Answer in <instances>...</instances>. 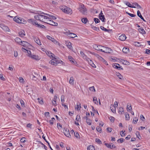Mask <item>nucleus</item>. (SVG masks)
Masks as SVG:
<instances>
[{"instance_id": "nucleus-1", "label": "nucleus", "mask_w": 150, "mask_h": 150, "mask_svg": "<svg viewBox=\"0 0 150 150\" xmlns=\"http://www.w3.org/2000/svg\"><path fill=\"white\" fill-rule=\"evenodd\" d=\"M54 59L51 60L49 62V63L54 65H57L58 64L60 63V62H62V61H58L57 60V57L54 56V57L53 58Z\"/></svg>"}, {"instance_id": "nucleus-2", "label": "nucleus", "mask_w": 150, "mask_h": 150, "mask_svg": "<svg viewBox=\"0 0 150 150\" xmlns=\"http://www.w3.org/2000/svg\"><path fill=\"white\" fill-rule=\"evenodd\" d=\"M79 11L83 14H86L87 13V10L83 4H81L79 6Z\"/></svg>"}, {"instance_id": "nucleus-3", "label": "nucleus", "mask_w": 150, "mask_h": 150, "mask_svg": "<svg viewBox=\"0 0 150 150\" xmlns=\"http://www.w3.org/2000/svg\"><path fill=\"white\" fill-rule=\"evenodd\" d=\"M62 11L64 13L71 14L72 13V11L69 8L65 7L64 9H62Z\"/></svg>"}, {"instance_id": "nucleus-4", "label": "nucleus", "mask_w": 150, "mask_h": 150, "mask_svg": "<svg viewBox=\"0 0 150 150\" xmlns=\"http://www.w3.org/2000/svg\"><path fill=\"white\" fill-rule=\"evenodd\" d=\"M69 31L68 32H66L64 33V34L70 37V38H74L77 36L76 34L73 33L69 32Z\"/></svg>"}, {"instance_id": "nucleus-5", "label": "nucleus", "mask_w": 150, "mask_h": 150, "mask_svg": "<svg viewBox=\"0 0 150 150\" xmlns=\"http://www.w3.org/2000/svg\"><path fill=\"white\" fill-rule=\"evenodd\" d=\"M64 133V135L67 137H71V135L69 131V130L67 128H64L63 130Z\"/></svg>"}, {"instance_id": "nucleus-6", "label": "nucleus", "mask_w": 150, "mask_h": 150, "mask_svg": "<svg viewBox=\"0 0 150 150\" xmlns=\"http://www.w3.org/2000/svg\"><path fill=\"white\" fill-rule=\"evenodd\" d=\"M104 48V47L100 45L98 46L96 45H94V49L97 50L102 52L103 50L102 48Z\"/></svg>"}, {"instance_id": "nucleus-7", "label": "nucleus", "mask_w": 150, "mask_h": 150, "mask_svg": "<svg viewBox=\"0 0 150 150\" xmlns=\"http://www.w3.org/2000/svg\"><path fill=\"white\" fill-rule=\"evenodd\" d=\"M0 26L3 30L6 31H9V30H10L4 24H1Z\"/></svg>"}, {"instance_id": "nucleus-8", "label": "nucleus", "mask_w": 150, "mask_h": 150, "mask_svg": "<svg viewBox=\"0 0 150 150\" xmlns=\"http://www.w3.org/2000/svg\"><path fill=\"white\" fill-rule=\"evenodd\" d=\"M80 54L83 59H85L88 62H89V60H90V59L88 58L87 56L83 53V52L81 51L80 52Z\"/></svg>"}, {"instance_id": "nucleus-9", "label": "nucleus", "mask_w": 150, "mask_h": 150, "mask_svg": "<svg viewBox=\"0 0 150 150\" xmlns=\"http://www.w3.org/2000/svg\"><path fill=\"white\" fill-rule=\"evenodd\" d=\"M102 12V11H101L99 15V18L101 20L102 22H105V18L104 16L102 15V14H103V13Z\"/></svg>"}, {"instance_id": "nucleus-10", "label": "nucleus", "mask_w": 150, "mask_h": 150, "mask_svg": "<svg viewBox=\"0 0 150 150\" xmlns=\"http://www.w3.org/2000/svg\"><path fill=\"white\" fill-rule=\"evenodd\" d=\"M104 49L103 50L102 52L106 53H110L112 51L111 49L109 48H103Z\"/></svg>"}, {"instance_id": "nucleus-11", "label": "nucleus", "mask_w": 150, "mask_h": 150, "mask_svg": "<svg viewBox=\"0 0 150 150\" xmlns=\"http://www.w3.org/2000/svg\"><path fill=\"white\" fill-rule=\"evenodd\" d=\"M47 37L48 39L51 40L52 42H53L54 43L57 44L58 43V42L54 38H52L49 35H47Z\"/></svg>"}, {"instance_id": "nucleus-12", "label": "nucleus", "mask_w": 150, "mask_h": 150, "mask_svg": "<svg viewBox=\"0 0 150 150\" xmlns=\"http://www.w3.org/2000/svg\"><path fill=\"white\" fill-rule=\"evenodd\" d=\"M119 64L117 63H115L112 64V67L115 68L116 69H121L123 70V69L121 67H119Z\"/></svg>"}, {"instance_id": "nucleus-13", "label": "nucleus", "mask_w": 150, "mask_h": 150, "mask_svg": "<svg viewBox=\"0 0 150 150\" xmlns=\"http://www.w3.org/2000/svg\"><path fill=\"white\" fill-rule=\"evenodd\" d=\"M83 118L86 119V122L87 124L89 125H91L92 123V121L89 119L87 116H85L83 117Z\"/></svg>"}, {"instance_id": "nucleus-14", "label": "nucleus", "mask_w": 150, "mask_h": 150, "mask_svg": "<svg viewBox=\"0 0 150 150\" xmlns=\"http://www.w3.org/2000/svg\"><path fill=\"white\" fill-rule=\"evenodd\" d=\"M126 38L125 35L123 34L119 36V39L121 41H124L126 39Z\"/></svg>"}, {"instance_id": "nucleus-15", "label": "nucleus", "mask_w": 150, "mask_h": 150, "mask_svg": "<svg viewBox=\"0 0 150 150\" xmlns=\"http://www.w3.org/2000/svg\"><path fill=\"white\" fill-rule=\"evenodd\" d=\"M124 3L129 7L132 8H135L136 7L134 5L132 6L130 3L128 1H125L124 2Z\"/></svg>"}, {"instance_id": "nucleus-16", "label": "nucleus", "mask_w": 150, "mask_h": 150, "mask_svg": "<svg viewBox=\"0 0 150 150\" xmlns=\"http://www.w3.org/2000/svg\"><path fill=\"white\" fill-rule=\"evenodd\" d=\"M99 59L105 65H108V64L107 63V61L102 57L100 56L99 57Z\"/></svg>"}, {"instance_id": "nucleus-17", "label": "nucleus", "mask_w": 150, "mask_h": 150, "mask_svg": "<svg viewBox=\"0 0 150 150\" xmlns=\"http://www.w3.org/2000/svg\"><path fill=\"white\" fill-rule=\"evenodd\" d=\"M47 54L48 56L49 57H50L51 58L52 57V58H54V56H55L54 54L51 53L50 51H48L46 53Z\"/></svg>"}, {"instance_id": "nucleus-18", "label": "nucleus", "mask_w": 150, "mask_h": 150, "mask_svg": "<svg viewBox=\"0 0 150 150\" xmlns=\"http://www.w3.org/2000/svg\"><path fill=\"white\" fill-rule=\"evenodd\" d=\"M18 34L20 37H23V36L25 35V31L23 30L19 31L18 33Z\"/></svg>"}, {"instance_id": "nucleus-19", "label": "nucleus", "mask_w": 150, "mask_h": 150, "mask_svg": "<svg viewBox=\"0 0 150 150\" xmlns=\"http://www.w3.org/2000/svg\"><path fill=\"white\" fill-rule=\"evenodd\" d=\"M31 76H32V80L36 81L38 80V78L37 77V76H38V74H35V75L32 74Z\"/></svg>"}, {"instance_id": "nucleus-20", "label": "nucleus", "mask_w": 150, "mask_h": 150, "mask_svg": "<svg viewBox=\"0 0 150 150\" xmlns=\"http://www.w3.org/2000/svg\"><path fill=\"white\" fill-rule=\"evenodd\" d=\"M15 40L17 43L19 44L20 45H21V40L20 38L18 37L16 38L15 39Z\"/></svg>"}, {"instance_id": "nucleus-21", "label": "nucleus", "mask_w": 150, "mask_h": 150, "mask_svg": "<svg viewBox=\"0 0 150 150\" xmlns=\"http://www.w3.org/2000/svg\"><path fill=\"white\" fill-rule=\"evenodd\" d=\"M133 4L134 6H135L136 8H137L138 9H141L142 8L140 6V5H139V4H138L137 3H135Z\"/></svg>"}, {"instance_id": "nucleus-22", "label": "nucleus", "mask_w": 150, "mask_h": 150, "mask_svg": "<svg viewBox=\"0 0 150 150\" xmlns=\"http://www.w3.org/2000/svg\"><path fill=\"white\" fill-rule=\"evenodd\" d=\"M121 62H122V63L126 65H129V62L127 60L122 59Z\"/></svg>"}, {"instance_id": "nucleus-23", "label": "nucleus", "mask_w": 150, "mask_h": 150, "mask_svg": "<svg viewBox=\"0 0 150 150\" xmlns=\"http://www.w3.org/2000/svg\"><path fill=\"white\" fill-rule=\"evenodd\" d=\"M139 32L143 34H145L146 32L142 28H141L139 29Z\"/></svg>"}, {"instance_id": "nucleus-24", "label": "nucleus", "mask_w": 150, "mask_h": 150, "mask_svg": "<svg viewBox=\"0 0 150 150\" xmlns=\"http://www.w3.org/2000/svg\"><path fill=\"white\" fill-rule=\"evenodd\" d=\"M31 57L32 58H33L36 60L39 59V58L38 56L36 55H32L31 56Z\"/></svg>"}, {"instance_id": "nucleus-25", "label": "nucleus", "mask_w": 150, "mask_h": 150, "mask_svg": "<svg viewBox=\"0 0 150 150\" xmlns=\"http://www.w3.org/2000/svg\"><path fill=\"white\" fill-rule=\"evenodd\" d=\"M34 40L38 45H41V43L40 40L35 38L34 39Z\"/></svg>"}, {"instance_id": "nucleus-26", "label": "nucleus", "mask_w": 150, "mask_h": 150, "mask_svg": "<svg viewBox=\"0 0 150 150\" xmlns=\"http://www.w3.org/2000/svg\"><path fill=\"white\" fill-rule=\"evenodd\" d=\"M129 50V49L126 47H124L122 50V51L123 52L127 53Z\"/></svg>"}, {"instance_id": "nucleus-27", "label": "nucleus", "mask_w": 150, "mask_h": 150, "mask_svg": "<svg viewBox=\"0 0 150 150\" xmlns=\"http://www.w3.org/2000/svg\"><path fill=\"white\" fill-rule=\"evenodd\" d=\"M21 43L22 44V45L24 47H25L26 45H27L28 44H29V43L26 41H21Z\"/></svg>"}, {"instance_id": "nucleus-28", "label": "nucleus", "mask_w": 150, "mask_h": 150, "mask_svg": "<svg viewBox=\"0 0 150 150\" xmlns=\"http://www.w3.org/2000/svg\"><path fill=\"white\" fill-rule=\"evenodd\" d=\"M134 45L135 46L138 47L142 45L141 43L137 42H134Z\"/></svg>"}, {"instance_id": "nucleus-29", "label": "nucleus", "mask_w": 150, "mask_h": 150, "mask_svg": "<svg viewBox=\"0 0 150 150\" xmlns=\"http://www.w3.org/2000/svg\"><path fill=\"white\" fill-rule=\"evenodd\" d=\"M116 74L120 79H122L123 78L122 76L119 72H116Z\"/></svg>"}, {"instance_id": "nucleus-30", "label": "nucleus", "mask_w": 150, "mask_h": 150, "mask_svg": "<svg viewBox=\"0 0 150 150\" xmlns=\"http://www.w3.org/2000/svg\"><path fill=\"white\" fill-rule=\"evenodd\" d=\"M125 116L126 120H129L130 119V117L128 113L127 112L125 113Z\"/></svg>"}, {"instance_id": "nucleus-31", "label": "nucleus", "mask_w": 150, "mask_h": 150, "mask_svg": "<svg viewBox=\"0 0 150 150\" xmlns=\"http://www.w3.org/2000/svg\"><path fill=\"white\" fill-rule=\"evenodd\" d=\"M119 113H120L121 114H122V112H124L123 108L122 107L120 108H119Z\"/></svg>"}, {"instance_id": "nucleus-32", "label": "nucleus", "mask_w": 150, "mask_h": 150, "mask_svg": "<svg viewBox=\"0 0 150 150\" xmlns=\"http://www.w3.org/2000/svg\"><path fill=\"white\" fill-rule=\"evenodd\" d=\"M69 83L71 84H74V78L73 77H71L70 78Z\"/></svg>"}, {"instance_id": "nucleus-33", "label": "nucleus", "mask_w": 150, "mask_h": 150, "mask_svg": "<svg viewBox=\"0 0 150 150\" xmlns=\"http://www.w3.org/2000/svg\"><path fill=\"white\" fill-rule=\"evenodd\" d=\"M20 20V17L18 18L17 16L13 18V20L18 23H19V21Z\"/></svg>"}, {"instance_id": "nucleus-34", "label": "nucleus", "mask_w": 150, "mask_h": 150, "mask_svg": "<svg viewBox=\"0 0 150 150\" xmlns=\"http://www.w3.org/2000/svg\"><path fill=\"white\" fill-rule=\"evenodd\" d=\"M42 14L41 13V14H40L39 20L43 21L42 20L44 19V15H42Z\"/></svg>"}, {"instance_id": "nucleus-35", "label": "nucleus", "mask_w": 150, "mask_h": 150, "mask_svg": "<svg viewBox=\"0 0 150 150\" xmlns=\"http://www.w3.org/2000/svg\"><path fill=\"white\" fill-rule=\"evenodd\" d=\"M82 22L84 23H86L87 21H88V19L87 18H83L81 19Z\"/></svg>"}, {"instance_id": "nucleus-36", "label": "nucleus", "mask_w": 150, "mask_h": 150, "mask_svg": "<svg viewBox=\"0 0 150 150\" xmlns=\"http://www.w3.org/2000/svg\"><path fill=\"white\" fill-rule=\"evenodd\" d=\"M81 104L80 103L78 102L77 103V105H76L77 107L76 108L77 110H78L80 109V108H81Z\"/></svg>"}, {"instance_id": "nucleus-37", "label": "nucleus", "mask_w": 150, "mask_h": 150, "mask_svg": "<svg viewBox=\"0 0 150 150\" xmlns=\"http://www.w3.org/2000/svg\"><path fill=\"white\" fill-rule=\"evenodd\" d=\"M20 20L19 21V23H25L26 22V21L25 20H24L23 19H21L20 17Z\"/></svg>"}, {"instance_id": "nucleus-38", "label": "nucleus", "mask_w": 150, "mask_h": 150, "mask_svg": "<svg viewBox=\"0 0 150 150\" xmlns=\"http://www.w3.org/2000/svg\"><path fill=\"white\" fill-rule=\"evenodd\" d=\"M112 107H110V108L112 112L114 113L116 112L115 111V108L113 106V105H112Z\"/></svg>"}, {"instance_id": "nucleus-39", "label": "nucleus", "mask_w": 150, "mask_h": 150, "mask_svg": "<svg viewBox=\"0 0 150 150\" xmlns=\"http://www.w3.org/2000/svg\"><path fill=\"white\" fill-rule=\"evenodd\" d=\"M138 119L136 117H134L133 119V122L134 124H136L137 123V122L138 121Z\"/></svg>"}, {"instance_id": "nucleus-40", "label": "nucleus", "mask_w": 150, "mask_h": 150, "mask_svg": "<svg viewBox=\"0 0 150 150\" xmlns=\"http://www.w3.org/2000/svg\"><path fill=\"white\" fill-rule=\"evenodd\" d=\"M51 23L50 24L52 25L57 26L58 25V23H57L53 21H51Z\"/></svg>"}, {"instance_id": "nucleus-41", "label": "nucleus", "mask_w": 150, "mask_h": 150, "mask_svg": "<svg viewBox=\"0 0 150 150\" xmlns=\"http://www.w3.org/2000/svg\"><path fill=\"white\" fill-rule=\"evenodd\" d=\"M55 120V119L54 117H52L51 119V120L49 121L51 125L53 124V122L54 120Z\"/></svg>"}, {"instance_id": "nucleus-42", "label": "nucleus", "mask_w": 150, "mask_h": 150, "mask_svg": "<svg viewBox=\"0 0 150 150\" xmlns=\"http://www.w3.org/2000/svg\"><path fill=\"white\" fill-rule=\"evenodd\" d=\"M94 148L93 145H90L88 146L87 147V150H92Z\"/></svg>"}, {"instance_id": "nucleus-43", "label": "nucleus", "mask_w": 150, "mask_h": 150, "mask_svg": "<svg viewBox=\"0 0 150 150\" xmlns=\"http://www.w3.org/2000/svg\"><path fill=\"white\" fill-rule=\"evenodd\" d=\"M71 43L70 42H68V44L67 45L68 47V48L69 49H71L72 48V46L71 45Z\"/></svg>"}, {"instance_id": "nucleus-44", "label": "nucleus", "mask_w": 150, "mask_h": 150, "mask_svg": "<svg viewBox=\"0 0 150 150\" xmlns=\"http://www.w3.org/2000/svg\"><path fill=\"white\" fill-rule=\"evenodd\" d=\"M125 139H123V138H121L117 140V142H120V143H122V142H123L124 141Z\"/></svg>"}, {"instance_id": "nucleus-45", "label": "nucleus", "mask_w": 150, "mask_h": 150, "mask_svg": "<svg viewBox=\"0 0 150 150\" xmlns=\"http://www.w3.org/2000/svg\"><path fill=\"white\" fill-rule=\"evenodd\" d=\"M96 142L99 144H101L102 142L101 140L98 138H96L95 140Z\"/></svg>"}, {"instance_id": "nucleus-46", "label": "nucleus", "mask_w": 150, "mask_h": 150, "mask_svg": "<svg viewBox=\"0 0 150 150\" xmlns=\"http://www.w3.org/2000/svg\"><path fill=\"white\" fill-rule=\"evenodd\" d=\"M38 102L40 104H43L44 102L42 99H41L40 100V98H38Z\"/></svg>"}, {"instance_id": "nucleus-47", "label": "nucleus", "mask_w": 150, "mask_h": 150, "mask_svg": "<svg viewBox=\"0 0 150 150\" xmlns=\"http://www.w3.org/2000/svg\"><path fill=\"white\" fill-rule=\"evenodd\" d=\"M74 136L77 138H79L80 137V136L79 134V133L77 132H75L74 133Z\"/></svg>"}, {"instance_id": "nucleus-48", "label": "nucleus", "mask_w": 150, "mask_h": 150, "mask_svg": "<svg viewBox=\"0 0 150 150\" xmlns=\"http://www.w3.org/2000/svg\"><path fill=\"white\" fill-rule=\"evenodd\" d=\"M68 59L71 62H72L74 63V62L73 60L74 59L71 56H69Z\"/></svg>"}, {"instance_id": "nucleus-49", "label": "nucleus", "mask_w": 150, "mask_h": 150, "mask_svg": "<svg viewBox=\"0 0 150 150\" xmlns=\"http://www.w3.org/2000/svg\"><path fill=\"white\" fill-rule=\"evenodd\" d=\"M109 119L110 120L111 122H114V120H115L114 117H112V116H110L109 117Z\"/></svg>"}, {"instance_id": "nucleus-50", "label": "nucleus", "mask_w": 150, "mask_h": 150, "mask_svg": "<svg viewBox=\"0 0 150 150\" xmlns=\"http://www.w3.org/2000/svg\"><path fill=\"white\" fill-rule=\"evenodd\" d=\"M52 103L53 105H57V102L56 100H54L52 99Z\"/></svg>"}, {"instance_id": "nucleus-51", "label": "nucleus", "mask_w": 150, "mask_h": 150, "mask_svg": "<svg viewBox=\"0 0 150 150\" xmlns=\"http://www.w3.org/2000/svg\"><path fill=\"white\" fill-rule=\"evenodd\" d=\"M41 14H44V15H48V16H49V17H50L52 18V16H53L52 15H50V14L46 13H43V12H42L41 13Z\"/></svg>"}, {"instance_id": "nucleus-52", "label": "nucleus", "mask_w": 150, "mask_h": 150, "mask_svg": "<svg viewBox=\"0 0 150 150\" xmlns=\"http://www.w3.org/2000/svg\"><path fill=\"white\" fill-rule=\"evenodd\" d=\"M40 17V14H38V15H37L36 16H34V18L35 19H36L38 20H39V18Z\"/></svg>"}, {"instance_id": "nucleus-53", "label": "nucleus", "mask_w": 150, "mask_h": 150, "mask_svg": "<svg viewBox=\"0 0 150 150\" xmlns=\"http://www.w3.org/2000/svg\"><path fill=\"white\" fill-rule=\"evenodd\" d=\"M96 130L98 132H99L100 133H101V128L98 126L96 128Z\"/></svg>"}, {"instance_id": "nucleus-54", "label": "nucleus", "mask_w": 150, "mask_h": 150, "mask_svg": "<svg viewBox=\"0 0 150 150\" xmlns=\"http://www.w3.org/2000/svg\"><path fill=\"white\" fill-rule=\"evenodd\" d=\"M132 128V125H129L128 126L129 130V132H131Z\"/></svg>"}, {"instance_id": "nucleus-55", "label": "nucleus", "mask_w": 150, "mask_h": 150, "mask_svg": "<svg viewBox=\"0 0 150 150\" xmlns=\"http://www.w3.org/2000/svg\"><path fill=\"white\" fill-rule=\"evenodd\" d=\"M34 20V19H30L28 20V22L29 23H32V24H33V23Z\"/></svg>"}, {"instance_id": "nucleus-56", "label": "nucleus", "mask_w": 150, "mask_h": 150, "mask_svg": "<svg viewBox=\"0 0 150 150\" xmlns=\"http://www.w3.org/2000/svg\"><path fill=\"white\" fill-rule=\"evenodd\" d=\"M136 135L137 136V137L139 139V136L140 137V135L139 132L138 131H137L136 132Z\"/></svg>"}, {"instance_id": "nucleus-57", "label": "nucleus", "mask_w": 150, "mask_h": 150, "mask_svg": "<svg viewBox=\"0 0 150 150\" xmlns=\"http://www.w3.org/2000/svg\"><path fill=\"white\" fill-rule=\"evenodd\" d=\"M115 147V146L112 143H110V148L111 149H113Z\"/></svg>"}, {"instance_id": "nucleus-58", "label": "nucleus", "mask_w": 150, "mask_h": 150, "mask_svg": "<svg viewBox=\"0 0 150 150\" xmlns=\"http://www.w3.org/2000/svg\"><path fill=\"white\" fill-rule=\"evenodd\" d=\"M118 103L116 101H115V102H114V107L115 108L117 107L118 106Z\"/></svg>"}, {"instance_id": "nucleus-59", "label": "nucleus", "mask_w": 150, "mask_h": 150, "mask_svg": "<svg viewBox=\"0 0 150 150\" xmlns=\"http://www.w3.org/2000/svg\"><path fill=\"white\" fill-rule=\"evenodd\" d=\"M94 22L97 23L100 22L99 20L97 18H94Z\"/></svg>"}, {"instance_id": "nucleus-60", "label": "nucleus", "mask_w": 150, "mask_h": 150, "mask_svg": "<svg viewBox=\"0 0 150 150\" xmlns=\"http://www.w3.org/2000/svg\"><path fill=\"white\" fill-rule=\"evenodd\" d=\"M140 118L141 120L143 121H144L145 119L144 117L142 115H140Z\"/></svg>"}, {"instance_id": "nucleus-61", "label": "nucleus", "mask_w": 150, "mask_h": 150, "mask_svg": "<svg viewBox=\"0 0 150 150\" xmlns=\"http://www.w3.org/2000/svg\"><path fill=\"white\" fill-rule=\"evenodd\" d=\"M41 144L42 145V147H43V149H45L46 150H47V147L45 146L44 144L42 143H41Z\"/></svg>"}, {"instance_id": "nucleus-62", "label": "nucleus", "mask_w": 150, "mask_h": 150, "mask_svg": "<svg viewBox=\"0 0 150 150\" xmlns=\"http://www.w3.org/2000/svg\"><path fill=\"white\" fill-rule=\"evenodd\" d=\"M0 78L1 80H5V79L3 76V75L2 74H0Z\"/></svg>"}, {"instance_id": "nucleus-63", "label": "nucleus", "mask_w": 150, "mask_h": 150, "mask_svg": "<svg viewBox=\"0 0 150 150\" xmlns=\"http://www.w3.org/2000/svg\"><path fill=\"white\" fill-rule=\"evenodd\" d=\"M98 102L97 98L94 97V103L98 105Z\"/></svg>"}, {"instance_id": "nucleus-64", "label": "nucleus", "mask_w": 150, "mask_h": 150, "mask_svg": "<svg viewBox=\"0 0 150 150\" xmlns=\"http://www.w3.org/2000/svg\"><path fill=\"white\" fill-rule=\"evenodd\" d=\"M80 119V115H77L76 120L78 121H79V120Z\"/></svg>"}]
</instances>
